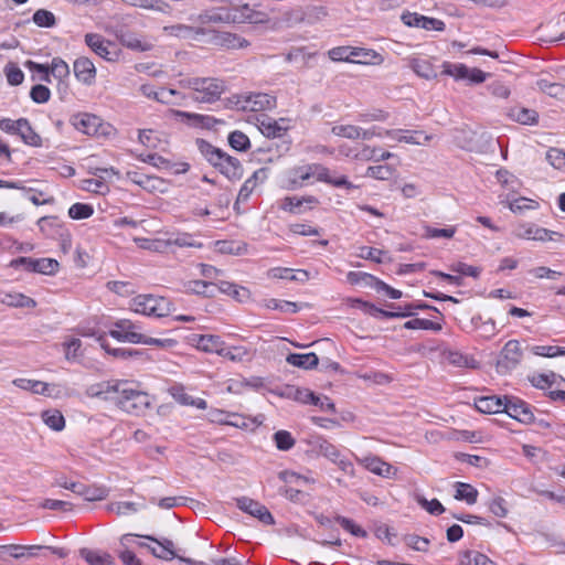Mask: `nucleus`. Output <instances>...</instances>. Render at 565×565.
<instances>
[{"instance_id":"58836bf2","label":"nucleus","mask_w":565,"mask_h":565,"mask_svg":"<svg viewBox=\"0 0 565 565\" xmlns=\"http://www.w3.org/2000/svg\"><path fill=\"white\" fill-rule=\"evenodd\" d=\"M478 490L469 483L457 482L455 499L465 501L467 504H475L478 500Z\"/></svg>"},{"instance_id":"5fc2aeb1","label":"nucleus","mask_w":565,"mask_h":565,"mask_svg":"<svg viewBox=\"0 0 565 565\" xmlns=\"http://www.w3.org/2000/svg\"><path fill=\"white\" fill-rule=\"evenodd\" d=\"M50 75H53L62 82L64 78L70 76L68 64L61 57H54L50 65Z\"/></svg>"},{"instance_id":"864d4df0","label":"nucleus","mask_w":565,"mask_h":565,"mask_svg":"<svg viewBox=\"0 0 565 565\" xmlns=\"http://www.w3.org/2000/svg\"><path fill=\"white\" fill-rule=\"evenodd\" d=\"M443 68L444 74L452 76L456 79H466L469 75V68L465 64L445 62Z\"/></svg>"},{"instance_id":"bb28decb","label":"nucleus","mask_w":565,"mask_h":565,"mask_svg":"<svg viewBox=\"0 0 565 565\" xmlns=\"http://www.w3.org/2000/svg\"><path fill=\"white\" fill-rule=\"evenodd\" d=\"M286 361L288 364L303 370L315 369L319 364V358L313 352L290 353L287 355Z\"/></svg>"},{"instance_id":"4d7b16f0","label":"nucleus","mask_w":565,"mask_h":565,"mask_svg":"<svg viewBox=\"0 0 565 565\" xmlns=\"http://www.w3.org/2000/svg\"><path fill=\"white\" fill-rule=\"evenodd\" d=\"M274 441L279 450L287 451L295 446V438L287 430H278L274 434Z\"/></svg>"},{"instance_id":"8fccbe9b","label":"nucleus","mask_w":565,"mask_h":565,"mask_svg":"<svg viewBox=\"0 0 565 565\" xmlns=\"http://www.w3.org/2000/svg\"><path fill=\"white\" fill-rule=\"evenodd\" d=\"M33 22L40 28H53L56 24V19L53 12L39 9L33 13Z\"/></svg>"},{"instance_id":"f8f14e48","label":"nucleus","mask_w":565,"mask_h":565,"mask_svg":"<svg viewBox=\"0 0 565 565\" xmlns=\"http://www.w3.org/2000/svg\"><path fill=\"white\" fill-rule=\"evenodd\" d=\"M235 501L239 510L258 519L262 523L266 525H273L275 523L273 514L260 502L255 501L248 497H241L237 498Z\"/></svg>"},{"instance_id":"338daca9","label":"nucleus","mask_w":565,"mask_h":565,"mask_svg":"<svg viewBox=\"0 0 565 565\" xmlns=\"http://www.w3.org/2000/svg\"><path fill=\"white\" fill-rule=\"evenodd\" d=\"M30 97L36 104H44L49 102L51 92L45 85L38 84L31 88Z\"/></svg>"},{"instance_id":"2eb2a0df","label":"nucleus","mask_w":565,"mask_h":565,"mask_svg":"<svg viewBox=\"0 0 565 565\" xmlns=\"http://www.w3.org/2000/svg\"><path fill=\"white\" fill-rule=\"evenodd\" d=\"M289 120L286 118L274 119L267 115H260L257 117V128L267 138H279L288 129Z\"/></svg>"},{"instance_id":"774afa93","label":"nucleus","mask_w":565,"mask_h":565,"mask_svg":"<svg viewBox=\"0 0 565 565\" xmlns=\"http://www.w3.org/2000/svg\"><path fill=\"white\" fill-rule=\"evenodd\" d=\"M536 85L540 88V90H542L543 93H546L547 95H550L552 97H557V96L562 95L565 90V87L563 85L557 84V83H550L546 79L537 81Z\"/></svg>"},{"instance_id":"a18cd8bd","label":"nucleus","mask_w":565,"mask_h":565,"mask_svg":"<svg viewBox=\"0 0 565 565\" xmlns=\"http://www.w3.org/2000/svg\"><path fill=\"white\" fill-rule=\"evenodd\" d=\"M266 308L271 310H279L281 312L296 313L300 310V305L297 302L279 299H268L265 303Z\"/></svg>"},{"instance_id":"de8ad7c7","label":"nucleus","mask_w":565,"mask_h":565,"mask_svg":"<svg viewBox=\"0 0 565 565\" xmlns=\"http://www.w3.org/2000/svg\"><path fill=\"white\" fill-rule=\"evenodd\" d=\"M306 397H307L305 399L306 403H310L315 406H318L323 412L335 413V406L329 397L319 396L312 392H307Z\"/></svg>"},{"instance_id":"b1692460","label":"nucleus","mask_w":565,"mask_h":565,"mask_svg":"<svg viewBox=\"0 0 565 565\" xmlns=\"http://www.w3.org/2000/svg\"><path fill=\"white\" fill-rule=\"evenodd\" d=\"M350 305L353 308L361 309L362 311H364L365 313H367L372 317H381V318L392 319V318H397L399 316L405 315V313H398V312L387 311V310L377 308L375 305L364 301L362 299H358V298L350 299Z\"/></svg>"},{"instance_id":"6e6d98bb","label":"nucleus","mask_w":565,"mask_h":565,"mask_svg":"<svg viewBox=\"0 0 565 565\" xmlns=\"http://www.w3.org/2000/svg\"><path fill=\"white\" fill-rule=\"evenodd\" d=\"M394 171V168L388 164L371 166L366 169L365 175L376 180H388Z\"/></svg>"},{"instance_id":"20e7f679","label":"nucleus","mask_w":565,"mask_h":565,"mask_svg":"<svg viewBox=\"0 0 565 565\" xmlns=\"http://www.w3.org/2000/svg\"><path fill=\"white\" fill-rule=\"evenodd\" d=\"M232 8H213L205 10L190 20L199 24H230L244 23L250 21L254 17V10L248 3H242V0Z\"/></svg>"},{"instance_id":"423d86ee","label":"nucleus","mask_w":565,"mask_h":565,"mask_svg":"<svg viewBox=\"0 0 565 565\" xmlns=\"http://www.w3.org/2000/svg\"><path fill=\"white\" fill-rule=\"evenodd\" d=\"M170 307L167 298L153 295H138L130 301V309L134 312L156 318L168 316Z\"/></svg>"},{"instance_id":"f257e3e1","label":"nucleus","mask_w":565,"mask_h":565,"mask_svg":"<svg viewBox=\"0 0 565 565\" xmlns=\"http://www.w3.org/2000/svg\"><path fill=\"white\" fill-rule=\"evenodd\" d=\"M86 394L111 402L128 414L140 415L150 407V396L132 388L127 381L113 380L93 384L87 387Z\"/></svg>"},{"instance_id":"c9c22d12","label":"nucleus","mask_w":565,"mask_h":565,"mask_svg":"<svg viewBox=\"0 0 565 565\" xmlns=\"http://www.w3.org/2000/svg\"><path fill=\"white\" fill-rule=\"evenodd\" d=\"M218 355L228 359L232 362H244L250 359V352L246 347H228L225 343L223 344V348Z\"/></svg>"},{"instance_id":"f3484780","label":"nucleus","mask_w":565,"mask_h":565,"mask_svg":"<svg viewBox=\"0 0 565 565\" xmlns=\"http://www.w3.org/2000/svg\"><path fill=\"white\" fill-rule=\"evenodd\" d=\"M475 406L476 408L483 414H499L503 413V409H505V395L504 396H498V395H487V396H479L475 398Z\"/></svg>"},{"instance_id":"a211bd4d","label":"nucleus","mask_w":565,"mask_h":565,"mask_svg":"<svg viewBox=\"0 0 565 565\" xmlns=\"http://www.w3.org/2000/svg\"><path fill=\"white\" fill-rule=\"evenodd\" d=\"M385 135L399 142H406L411 145H424L431 139V136L425 135L423 131L418 130L394 129L386 130Z\"/></svg>"},{"instance_id":"e433bc0d","label":"nucleus","mask_w":565,"mask_h":565,"mask_svg":"<svg viewBox=\"0 0 565 565\" xmlns=\"http://www.w3.org/2000/svg\"><path fill=\"white\" fill-rule=\"evenodd\" d=\"M18 136L22 139V141L31 147H41L42 138L41 136L34 131L29 119L22 118V124L20 127V131Z\"/></svg>"},{"instance_id":"0e129e2a","label":"nucleus","mask_w":565,"mask_h":565,"mask_svg":"<svg viewBox=\"0 0 565 565\" xmlns=\"http://www.w3.org/2000/svg\"><path fill=\"white\" fill-rule=\"evenodd\" d=\"M108 495V489L102 486H86L84 491V500L86 501H99L104 500Z\"/></svg>"},{"instance_id":"4be33fe9","label":"nucleus","mask_w":565,"mask_h":565,"mask_svg":"<svg viewBox=\"0 0 565 565\" xmlns=\"http://www.w3.org/2000/svg\"><path fill=\"white\" fill-rule=\"evenodd\" d=\"M408 66L416 73L417 76L425 79H435L438 75L431 62L425 57H409Z\"/></svg>"},{"instance_id":"9d476101","label":"nucleus","mask_w":565,"mask_h":565,"mask_svg":"<svg viewBox=\"0 0 565 565\" xmlns=\"http://www.w3.org/2000/svg\"><path fill=\"white\" fill-rule=\"evenodd\" d=\"M134 536H138V534H125L121 537V543L124 544L126 541H128L130 537H134ZM139 537H143L150 542H153L159 547H161V553H158L157 547H150L151 554L157 558H160L163 561H171V559L178 557L181 562H185L188 564H194L193 559L177 555V553L174 552V544L169 539L158 540L151 535H139Z\"/></svg>"},{"instance_id":"603ef678","label":"nucleus","mask_w":565,"mask_h":565,"mask_svg":"<svg viewBox=\"0 0 565 565\" xmlns=\"http://www.w3.org/2000/svg\"><path fill=\"white\" fill-rule=\"evenodd\" d=\"M335 522H338L345 531L350 532L353 536H356V537H366L367 536V532L349 518H345L342 515H337Z\"/></svg>"},{"instance_id":"0eeeda50","label":"nucleus","mask_w":565,"mask_h":565,"mask_svg":"<svg viewBox=\"0 0 565 565\" xmlns=\"http://www.w3.org/2000/svg\"><path fill=\"white\" fill-rule=\"evenodd\" d=\"M9 267L19 269L22 268L28 273H38L43 275H54L58 270V263L53 258H31L18 257L10 262Z\"/></svg>"},{"instance_id":"680f3d73","label":"nucleus","mask_w":565,"mask_h":565,"mask_svg":"<svg viewBox=\"0 0 565 565\" xmlns=\"http://www.w3.org/2000/svg\"><path fill=\"white\" fill-rule=\"evenodd\" d=\"M416 501L423 509L433 515H439L445 512L444 505L437 499L427 500L423 495H417Z\"/></svg>"},{"instance_id":"ea45409f","label":"nucleus","mask_w":565,"mask_h":565,"mask_svg":"<svg viewBox=\"0 0 565 565\" xmlns=\"http://www.w3.org/2000/svg\"><path fill=\"white\" fill-rule=\"evenodd\" d=\"M459 565H495V563L480 552L468 550L459 555Z\"/></svg>"},{"instance_id":"aec40b11","label":"nucleus","mask_w":565,"mask_h":565,"mask_svg":"<svg viewBox=\"0 0 565 565\" xmlns=\"http://www.w3.org/2000/svg\"><path fill=\"white\" fill-rule=\"evenodd\" d=\"M275 106L276 98L274 96L265 93H254L246 98L244 108L252 111H262L271 109Z\"/></svg>"},{"instance_id":"052dcab7","label":"nucleus","mask_w":565,"mask_h":565,"mask_svg":"<svg viewBox=\"0 0 565 565\" xmlns=\"http://www.w3.org/2000/svg\"><path fill=\"white\" fill-rule=\"evenodd\" d=\"M4 74L8 83L12 86L20 85L24 79L23 72L14 63H9L4 66Z\"/></svg>"},{"instance_id":"393cba45","label":"nucleus","mask_w":565,"mask_h":565,"mask_svg":"<svg viewBox=\"0 0 565 565\" xmlns=\"http://www.w3.org/2000/svg\"><path fill=\"white\" fill-rule=\"evenodd\" d=\"M508 116L511 120L521 125H535L539 121V114L534 109L513 106L509 108Z\"/></svg>"},{"instance_id":"c756f323","label":"nucleus","mask_w":565,"mask_h":565,"mask_svg":"<svg viewBox=\"0 0 565 565\" xmlns=\"http://www.w3.org/2000/svg\"><path fill=\"white\" fill-rule=\"evenodd\" d=\"M0 302L15 308H34L36 301L20 292H8L0 295Z\"/></svg>"},{"instance_id":"f03ea898","label":"nucleus","mask_w":565,"mask_h":565,"mask_svg":"<svg viewBox=\"0 0 565 565\" xmlns=\"http://www.w3.org/2000/svg\"><path fill=\"white\" fill-rule=\"evenodd\" d=\"M311 178H316L317 181L333 188L344 189L348 193L359 189V185L352 183L347 175L332 171L320 163H310L290 169L288 171L289 188H301Z\"/></svg>"},{"instance_id":"49530a36","label":"nucleus","mask_w":565,"mask_h":565,"mask_svg":"<svg viewBox=\"0 0 565 565\" xmlns=\"http://www.w3.org/2000/svg\"><path fill=\"white\" fill-rule=\"evenodd\" d=\"M135 243L142 249L156 252V253H164L167 252V243L166 239H150L145 237H136Z\"/></svg>"},{"instance_id":"37998d69","label":"nucleus","mask_w":565,"mask_h":565,"mask_svg":"<svg viewBox=\"0 0 565 565\" xmlns=\"http://www.w3.org/2000/svg\"><path fill=\"white\" fill-rule=\"evenodd\" d=\"M404 328L408 330H431L438 332L443 329L440 322H436L423 318H414L404 323Z\"/></svg>"},{"instance_id":"c85d7f7f","label":"nucleus","mask_w":565,"mask_h":565,"mask_svg":"<svg viewBox=\"0 0 565 565\" xmlns=\"http://www.w3.org/2000/svg\"><path fill=\"white\" fill-rule=\"evenodd\" d=\"M351 63L356 64H377L382 62L381 55L371 49L351 46Z\"/></svg>"},{"instance_id":"4468645a","label":"nucleus","mask_w":565,"mask_h":565,"mask_svg":"<svg viewBox=\"0 0 565 565\" xmlns=\"http://www.w3.org/2000/svg\"><path fill=\"white\" fill-rule=\"evenodd\" d=\"M71 122L76 130L85 135L95 136L105 134L102 119L98 116L92 114L84 113L73 115Z\"/></svg>"},{"instance_id":"c03bdc74","label":"nucleus","mask_w":565,"mask_h":565,"mask_svg":"<svg viewBox=\"0 0 565 565\" xmlns=\"http://www.w3.org/2000/svg\"><path fill=\"white\" fill-rule=\"evenodd\" d=\"M14 385L21 390L30 391L34 394L44 395L47 391V383L30 379H17Z\"/></svg>"},{"instance_id":"79ce46f5","label":"nucleus","mask_w":565,"mask_h":565,"mask_svg":"<svg viewBox=\"0 0 565 565\" xmlns=\"http://www.w3.org/2000/svg\"><path fill=\"white\" fill-rule=\"evenodd\" d=\"M228 145L232 149L245 152L250 148V140L246 134L241 130L232 131L227 137Z\"/></svg>"},{"instance_id":"473e14b6","label":"nucleus","mask_w":565,"mask_h":565,"mask_svg":"<svg viewBox=\"0 0 565 565\" xmlns=\"http://www.w3.org/2000/svg\"><path fill=\"white\" fill-rule=\"evenodd\" d=\"M140 92L145 96H147L149 98H153L157 102H160L163 104L172 103L173 96H175L178 94L177 90L171 89V88H160L159 90H154L153 86L148 85V84L141 85Z\"/></svg>"},{"instance_id":"13d9d810","label":"nucleus","mask_w":565,"mask_h":565,"mask_svg":"<svg viewBox=\"0 0 565 565\" xmlns=\"http://www.w3.org/2000/svg\"><path fill=\"white\" fill-rule=\"evenodd\" d=\"M366 468L377 476L387 477L392 467L380 458L373 457L366 458Z\"/></svg>"},{"instance_id":"69168bd1","label":"nucleus","mask_w":565,"mask_h":565,"mask_svg":"<svg viewBox=\"0 0 565 565\" xmlns=\"http://www.w3.org/2000/svg\"><path fill=\"white\" fill-rule=\"evenodd\" d=\"M351 46H337L328 51V56L333 62L351 63Z\"/></svg>"},{"instance_id":"bf43d9fd","label":"nucleus","mask_w":565,"mask_h":565,"mask_svg":"<svg viewBox=\"0 0 565 565\" xmlns=\"http://www.w3.org/2000/svg\"><path fill=\"white\" fill-rule=\"evenodd\" d=\"M334 136L356 140L359 139V126L354 125H335L331 128Z\"/></svg>"},{"instance_id":"72a5a7b5","label":"nucleus","mask_w":565,"mask_h":565,"mask_svg":"<svg viewBox=\"0 0 565 565\" xmlns=\"http://www.w3.org/2000/svg\"><path fill=\"white\" fill-rule=\"evenodd\" d=\"M167 250L171 246L201 248L203 245L194 239L190 233H173L167 239Z\"/></svg>"},{"instance_id":"2f4dec72","label":"nucleus","mask_w":565,"mask_h":565,"mask_svg":"<svg viewBox=\"0 0 565 565\" xmlns=\"http://www.w3.org/2000/svg\"><path fill=\"white\" fill-rule=\"evenodd\" d=\"M79 555L84 558L89 565H113L114 558L110 554L106 552L94 551L89 548H81Z\"/></svg>"},{"instance_id":"e2e57ef3","label":"nucleus","mask_w":565,"mask_h":565,"mask_svg":"<svg viewBox=\"0 0 565 565\" xmlns=\"http://www.w3.org/2000/svg\"><path fill=\"white\" fill-rule=\"evenodd\" d=\"M546 160L552 167L558 170L565 169V150L551 148L546 152Z\"/></svg>"},{"instance_id":"6ab92c4d","label":"nucleus","mask_w":565,"mask_h":565,"mask_svg":"<svg viewBox=\"0 0 565 565\" xmlns=\"http://www.w3.org/2000/svg\"><path fill=\"white\" fill-rule=\"evenodd\" d=\"M212 43L226 49H243L249 45L248 41L231 32H214Z\"/></svg>"},{"instance_id":"5701e85b","label":"nucleus","mask_w":565,"mask_h":565,"mask_svg":"<svg viewBox=\"0 0 565 565\" xmlns=\"http://www.w3.org/2000/svg\"><path fill=\"white\" fill-rule=\"evenodd\" d=\"M177 118H180L182 121H186L189 125L193 127H201L211 129L215 126L218 120L210 115H201L178 110L175 111Z\"/></svg>"},{"instance_id":"6e6552de","label":"nucleus","mask_w":565,"mask_h":565,"mask_svg":"<svg viewBox=\"0 0 565 565\" xmlns=\"http://www.w3.org/2000/svg\"><path fill=\"white\" fill-rule=\"evenodd\" d=\"M142 328L130 319H119L113 323L108 334L119 341L138 344L142 341Z\"/></svg>"},{"instance_id":"412c9836","label":"nucleus","mask_w":565,"mask_h":565,"mask_svg":"<svg viewBox=\"0 0 565 565\" xmlns=\"http://www.w3.org/2000/svg\"><path fill=\"white\" fill-rule=\"evenodd\" d=\"M40 231L47 237H64L63 222L57 216H43L38 221Z\"/></svg>"},{"instance_id":"3c124183","label":"nucleus","mask_w":565,"mask_h":565,"mask_svg":"<svg viewBox=\"0 0 565 565\" xmlns=\"http://www.w3.org/2000/svg\"><path fill=\"white\" fill-rule=\"evenodd\" d=\"M94 214V207L86 203H74L68 209V216L72 220H85Z\"/></svg>"},{"instance_id":"7c9ffc66","label":"nucleus","mask_w":565,"mask_h":565,"mask_svg":"<svg viewBox=\"0 0 565 565\" xmlns=\"http://www.w3.org/2000/svg\"><path fill=\"white\" fill-rule=\"evenodd\" d=\"M223 344L221 337L214 334L199 335L196 340V348L207 353L220 354Z\"/></svg>"},{"instance_id":"f704fd0d","label":"nucleus","mask_w":565,"mask_h":565,"mask_svg":"<svg viewBox=\"0 0 565 565\" xmlns=\"http://www.w3.org/2000/svg\"><path fill=\"white\" fill-rule=\"evenodd\" d=\"M97 341L99 342L100 347L110 355L121 359V360H128L131 358H137L142 354V352L135 350V349H125V348H117L111 349L108 344V342L105 339V334H100L97 337Z\"/></svg>"},{"instance_id":"dca6fc26","label":"nucleus","mask_w":565,"mask_h":565,"mask_svg":"<svg viewBox=\"0 0 565 565\" xmlns=\"http://www.w3.org/2000/svg\"><path fill=\"white\" fill-rule=\"evenodd\" d=\"M74 75L81 83L92 85L96 78V67L94 63L85 56H81L74 61Z\"/></svg>"},{"instance_id":"ddd939ff","label":"nucleus","mask_w":565,"mask_h":565,"mask_svg":"<svg viewBox=\"0 0 565 565\" xmlns=\"http://www.w3.org/2000/svg\"><path fill=\"white\" fill-rule=\"evenodd\" d=\"M85 43L95 54L106 61L111 62L118 57L115 45L110 41L105 40L100 34L87 33L85 35Z\"/></svg>"},{"instance_id":"7ed1b4c3","label":"nucleus","mask_w":565,"mask_h":565,"mask_svg":"<svg viewBox=\"0 0 565 565\" xmlns=\"http://www.w3.org/2000/svg\"><path fill=\"white\" fill-rule=\"evenodd\" d=\"M196 146L206 161L228 180L237 181L242 179L244 169L237 158L230 156L204 139H196Z\"/></svg>"},{"instance_id":"4c0bfd02","label":"nucleus","mask_w":565,"mask_h":565,"mask_svg":"<svg viewBox=\"0 0 565 565\" xmlns=\"http://www.w3.org/2000/svg\"><path fill=\"white\" fill-rule=\"evenodd\" d=\"M145 508L146 505L142 502H111L106 507L107 511L117 515L135 514Z\"/></svg>"},{"instance_id":"9b49d317","label":"nucleus","mask_w":565,"mask_h":565,"mask_svg":"<svg viewBox=\"0 0 565 565\" xmlns=\"http://www.w3.org/2000/svg\"><path fill=\"white\" fill-rule=\"evenodd\" d=\"M505 404L507 407L503 409V413L508 414L511 418L523 424H531L534 422V413L526 402L515 396L505 395Z\"/></svg>"},{"instance_id":"a878e982","label":"nucleus","mask_w":565,"mask_h":565,"mask_svg":"<svg viewBox=\"0 0 565 565\" xmlns=\"http://www.w3.org/2000/svg\"><path fill=\"white\" fill-rule=\"evenodd\" d=\"M164 31L172 36H177L184 40H196L198 35L206 34V30L203 28H194L185 24H174L166 26Z\"/></svg>"},{"instance_id":"a19ab883","label":"nucleus","mask_w":565,"mask_h":565,"mask_svg":"<svg viewBox=\"0 0 565 565\" xmlns=\"http://www.w3.org/2000/svg\"><path fill=\"white\" fill-rule=\"evenodd\" d=\"M41 417L44 424L55 431H61L65 427V418L57 409L44 411Z\"/></svg>"},{"instance_id":"1a4fd4ad","label":"nucleus","mask_w":565,"mask_h":565,"mask_svg":"<svg viewBox=\"0 0 565 565\" xmlns=\"http://www.w3.org/2000/svg\"><path fill=\"white\" fill-rule=\"evenodd\" d=\"M523 352L518 340H509L502 348L497 361V371L500 374L512 372L521 363Z\"/></svg>"},{"instance_id":"09e8293b","label":"nucleus","mask_w":565,"mask_h":565,"mask_svg":"<svg viewBox=\"0 0 565 565\" xmlns=\"http://www.w3.org/2000/svg\"><path fill=\"white\" fill-rule=\"evenodd\" d=\"M556 379H559L562 382L565 383V380L562 376L555 374L554 372H551L550 374L533 375L530 379V382L534 387L545 390L546 387L553 385L556 382Z\"/></svg>"},{"instance_id":"cd10ccee","label":"nucleus","mask_w":565,"mask_h":565,"mask_svg":"<svg viewBox=\"0 0 565 565\" xmlns=\"http://www.w3.org/2000/svg\"><path fill=\"white\" fill-rule=\"evenodd\" d=\"M216 288L218 292L232 296L235 300L243 302L249 298V290L245 287L238 286L236 284L220 280L216 282Z\"/></svg>"},{"instance_id":"39448f33","label":"nucleus","mask_w":565,"mask_h":565,"mask_svg":"<svg viewBox=\"0 0 565 565\" xmlns=\"http://www.w3.org/2000/svg\"><path fill=\"white\" fill-rule=\"evenodd\" d=\"M180 85L191 89V98L199 103H214L225 90L224 82L215 77H190L180 81Z\"/></svg>"}]
</instances>
